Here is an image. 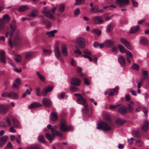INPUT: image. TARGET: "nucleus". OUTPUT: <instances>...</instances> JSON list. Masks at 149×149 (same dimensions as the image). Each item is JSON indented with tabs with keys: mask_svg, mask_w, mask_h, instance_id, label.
<instances>
[{
	"mask_svg": "<svg viewBox=\"0 0 149 149\" xmlns=\"http://www.w3.org/2000/svg\"><path fill=\"white\" fill-rule=\"evenodd\" d=\"M8 111V107L2 104H0V113L5 114Z\"/></svg>",
	"mask_w": 149,
	"mask_h": 149,
	"instance_id": "13",
	"label": "nucleus"
},
{
	"mask_svg": "<svg viewBox=\"0 0 149 149\" xmlns=\"http://www.w3.org/2000/svg\"><path fill=\"white\" fill-rule=\"evenodd\" d=\"M74 128L71 126L67 127L66 122L64 120H62L60 124V130L62 132H66L68 130H72Z\"/></svg>",
	"mask_w": 149,
	"mask_h": 149,
	"instance_id": "4",
	"label": "nucleus"
},
{
	"mask_svg": "<svg viewBox=\"0 0 149 149\" xmlns=\"http://www.w3.org/2000/svg\"><path fill=\"white\" fill-rule=\"evenodd\" d=\"M43 50L44 52L45 53L48 55H50L52 53V52H51V51L50 50H48V49H43Z\"/></svg>",
	"mask_w": 149,
	"mask_h": 149,
	"instance_id": "55",
	"label": "nucleus"
},
{
	"mask_svg": "<svg viewBox=\"0 0 149 149\" xmlns=\"http://www.w3.org/2000/svg\"><path fill=\"white\" fill-rule=\"evenodd\" d=\"M36 91L37 92L36 95L37 96H40L41 95V94L40 93V89L39 88H37Z\"/></svg>",
	"mask_w": 149,
	"mask_h": 149,
	"instance_id": "54",
	"label": "nucleus"
},
{
	"mask_svg": "<svg viewBox=\"0 0 149 149\" xmlns=\"http://www.w3.org/2000/svg\"><path fill=\"white\" fill-rule=\"evenodd\" d=\"M10 27L11 29L10 32L9 34L10 36L12 37L14 33L15 32V36L14 39L15 40H19L20 38V36L19 35V30H16L17 25L15 24V21L14 20H12L10 24Z\"/></svg>",
	"mask_w": 149,
	"mask_h": 149,
	"instance_id": "1",
	"label": "nucleus"
},
{
	"mask_svg": "<svg viewBox=\"0 0 149 149\" xmlns=\"http://www.w3.org/2000/svg\"><path fill=\"white\" fill-rule=\"evenodd\" d=\"M132 68L136 70H138L139 68V65L136 63L134 64L132 66Z\"/></svg>",
	"mask_w": 149,
	"mask_h": 149,
	"instance_id": "50",
	"label": "nucleus"
},
{
	"mask_svg": "<svg viewBox=\"0 0 149 149\" xmlns=\"http://www.w3.org/2000/svg\"><path fill=\"white\" fill-rule=\"evenodd\" d=\"M70 90L72 91L76 92L77 91V88L75 86H71L70 87Z\"/></svg>",
	"mask_w": 149,
	"mask_h": 149,
	"instance_id": "57",
	"label": "nucleus"
},
{
	"mask_svg": "<svg viewBox=\"0 0 149 149\" xmlns=\"http://www.w3.org/2000/svg\"><path fill=\"white\" fill-rule=\"evenodd\" d=\"M116 4L118 6H121L128 4L129 3V0H116Z\"/></svg>",
	"mask_w": 149,
	"mask_h": 149,
	"instance_id": "12",
	"label": "nucleus"
},
{
	"mask_svg": "<svg viewBox=\"0 0 149 149\" xmlns=\"http://www.w3.org/2000/svg\"><path fill=\"white\" fill-rule=\"evenodd\" d=\"M1 96L2 97H5L9 98V93L6 92H3L1 94Z\"/></svg>",
	"mask_w": 149,
	"mask_h": 149,
	"instance_id": "52",
	"label": "nucleus"
},
{
	"mask_svg": "<svg viewBox=\"0 0 149 149\" xmlns=\"http://www.w3.org/2000/svg\"><path fill=\"white\" fill-rule=\"evenodd\" d=\"M120 40L121 42L124 45L127 49L129 50H132V47L130 42L126 39L122 38L120 39Z\"/></svg>",
	"mask_w": 149,
	"mask_h": 149,
	"instance_id": "10",
	"label": "nucleus"
},
{
	"mask_svg": "<svg viewBox=\"0 0 149 149\" xmlns=\"http://www.w3.org/2000/svg\"><path fill=\"white\" fill-rule=\"evenodd\" d=\"M50 118L53 121H55L58 120L57 113L53 112L50 115Z\"/></svg>",
	"mask_w": 149,
	"mask_h": 149,
	"instance_id": "21",
	"label": "nucleus"
},
{
	"mask_svg": "<svg viewBox=\"0 0 149 149\" xmlns=\"http://www.w3.org/2000/svg\"><path fill=\"white\" fill-rule=\"evenodd\" d=\"M74 42L80 48H84L86 45L85 40L82 37L79 36L77 37L74 41Z\"/></svg>",
	"mask_w": 149,
	"mask_h": 149,
	"instance_id": "3",
	"label": "nucleus"
},
{
	"mask_svg": "<svg viewBox=\"0 0 149 149\" xmlns=\"http://www.w3.org/2000/svg\"><path fill=\"white\" fill-rule=\"evenodd\" d=\"M42 24H43L45 25L47 28L50 27L51 25L50 22L44 20H43Z\"/></svg>",
	"mask_w": 149,
	"mask_h": 149,
	"instance_id": "33",
	"label": "nucleus"
},
{
	"mask_svg": "<svg viewBox=\"0 0 149 149\" xmlns=\"http://www.w3.org/2000/svg\"><path fill=\"white\" fill-rule=\"evenodd\" d=\"M58 43L57 42H55V45L54 47V54L55 56L57 58H59L61 55L59 48L58 46Z\"/></svg>",
	"mask_w": 149,
	"mask_h": 149,
	"instance_id": "8",
	"label": "nucleus"
},
{
	"mask_svg": "<svg viewBox=\"0 0 149 149\" xmlns=\"http://www.w3.org/2000/svg\"><path fill=\"white\" fill-rule=\"evenodd\" d=\"M85 2V0H76L75 3L76 5H80L83 4Z\"/></svg>",
	"mask_w": 149,
	"mask_h": 149,
	"instance_id": "44",
	"label": "nucleus"
},
{
	"mask_svg": "<svg viewBox=\"0 0 149 149\" xmlns=\"http://www.w3.org/2000/svg\"><path fill=\"white\" fill-rule=\"evenodd\" d=\"M0 61L5 64L6 63V58L4 56V52L3 51L0 52Z\"/></svg>",
	"mask_w": 149,
	"mask_h": 149,
	"instance_id": "19",
	"label": "nucleus"
},
{
	"mask_svg": "<svg viewBox=\"0 0 149 149\" xmlns=\"http://www.w3.org/2000/svg\"><path fill=\"white\" fill-rule=\"evenodd\" d=\"M146 42V40L145 38H142L140 40V43L142 45H144Z\"/></svg>",
	"mask_w": 149,
	"mask_h": 149,
	"instance_id": "48",
	"label": "nucleus"
},
{
	"mask_svg": "<svg viewBox=\"0 0 149 149\" xmlns=\"http://www.w3.org/2000/svg\"><path fill=\"white\" fill-rule=\"evenodd\" d=\"M30 93H31L28 90H27L25 92V93H23L22 94V97L23 98L24 97L26 96V95H29L30 94Z\"/></svg>",
	"mask_w": 149,
	"mask_h": 149,
	"instance_id": "53",
	"label": "nucleus"
},
{
	"mask_svg": "<svg viewBox=\"0 0 149 149\" xmlns=\"http://www.w3.org/2000/svg\"><path fill=\"white\" fill-rule=\"evenodd\" d=\"M6 122L8 126H10L11 125V122L9 119L7 118Z\"/></svg>",
	"mask_w": 149,
	"mask_h": 149,
	"instance_id": "62",
	"label": "nucleus"
},
{
	"mask_svg": "<svg viewBox=\"0 0 149 149\" xmlns=\"http://www.w3.org/2000/svg\"><path fill=\"white\" fill-rule=\"evenodd\" d=\"M58 32V31L56 30H54L51 31L47 32L45 33V35L47 36L49 38H53L54 36V34Z\"/></svg>",
	"mask_w": 149,
	"mask_h": 149,
	"instance_id": "16",
	"label": "nucleus"
},
{
	"mask_svg": "<svg viewBox=\"0 0 149 149\" xmlns=\"http://www.w3.org/2000/svg\"><path fill=\"white\" fill-rule=\"evenodd\" d=\"M2 19L5 23L9 22L10 19V17L8 15L6 14L3 16V18Z\"/></svg>",
	"mask_w": 149,
	"mask_h": 149,
	"instance_id": "28",
	"label": "nucleus"
},
{
	"mask_svg": "<svg viewBox=\"0 0 149 149\" xmlns=\"http://www.w3.org/2000/svg\"><path fill=\"white\" fill-rule=\"evenodd\" d=\"M61 52L63 55L64 56H67L68 54L67 45L65 44H63L61 45Z\"/></svg>",
	"mask_w": 149,
	"mask_h": 149,
	"instance_id": "11",
	"label": "nucleus"
},
{
	"mask_svg": "<svg viewBox=\"0 0 149 149\" xmlns=\"http://www.w3.org/2000/svg\"><path fill=\"white\" fill-rule=\"evenodd\" d=\"M8 137L7 136H4L0 139V145L1 146H4L6 143Z\"/></svg>",
	"mask_w": 149,
	"mask_h": 149,
	"instance_id": "18",
	"label": "nucleus"
},
{
	"mask_svg": "<svg viewBox=\"0 0 149 149\" xmlns=\"http://www.w3.org/2000/svg\"><path fill=\"white\" fill-rule=\"evenodd\" d=\"M139 26H136L131 27L130 31V33H135L139 31Z\"/></svg>",
	"mask_w": 149,
	"mask_h": 149,
	"instance_id": "23",
	"label": "nucleus"
},
{
	"mask_svg": "<svg viewBox=\"0 0 149 149\" xmlns=\"http://www.w3.org/2000/svg\"><path fill=\"white\" fill-rule=\"evenodd\" d=\"M12 121L15 127H17L18 126L17 125H18L19 123V122L16 118L13 119Z\"/></svg>",
	"mask_w": 149,
	"mask_h": 149,
	"instance_id": "42",
	"label": "nucleus"
},
{
	"mask_svg": "<svg viewBox=\"0 0 149 149\" xmlns=\"http://www.w3.org/2000/svg\"><path fill=\"white\" fill-rule=\"evenodd\" d=\"M94 23L96 24L100 25L104 22V20L100 16H95L94 17L93 20Z\"/></svg>",
	"mask_w": 149,
	"mask_h": 149,
	"instance_id": "9",
	"label": "nucleus"
},
{
	"mask_svg": "<svg viewBox=\"0 0 149 149\" xmlns=\"http://www.w3.org/2000/svg\"><path fill=\"white\" fill-rule=\"evenodd\" d=\"M36 73L39 79L42 82H44L45 80V77L42 74H41L38 72H37Z\"/></svg>",
	"mask_w": 149,
	"mask_h": 149,
	"instance_id": "36",
	"label": "nucleus"
},
{
	"mask_svg": "<svg viewBox=\"0 0 149 149\" xmlns=\"http://www.w3.org/2000/svg\"><path fill=\"white\" fill-rule=\"evenodd\" d=\"M98 9V6H95L93 7H91V11H93L94 12L96 13L100 11L96 10H97Z\"/></svg>",
	"mask_w": 149,
	"mask_h": 149,
	"instance_id": "51",
	"label": "nucleus"
},
{
	"mask_svg": "<svg viewBox=\"0 0 149 149\" xmlns=\"http://www.w3.org/2000/svg\"><path fill=\"white\" fill-rule=\"evenodd\" d=\"M81 81L77 78H73L71 80V84L76 86H79L80 83Z\"/></svg>",
	"mask_w": 149,
	"mask_h": 149,
	"instance_id": "15",
	"label": "nucleus"
},
{
	"mask_svg": "<svg viewBox=\"0 0 149 149\" xmlns=\"http://www.w3.org/2000/svg\"><path fill=\"white\" fill-rule=\"evenodd\" d=\"M118 46L120 51L122 53H125L127 50V49L125 48L123 46L121 45H118Z\"/></svg>",
	"mask_w": 149,
	"mask_h": 149,
	"instance_id": "31",
	"label": "nucleus"
},
{
	"mask_svg": "<svg viewBox=\"0 0 149 149\" xmlns=\"http://www.w3.org/2000/svg\"><path fill=\"white\" fill-rule=\"evenodd\" d=\"M45 136L47 139L50 141L53 140L55 137V135L54 134H51L47 133L45 134Z\"/></svg>",
	"mask_w": 149,
	"mask_h": 149,
	"instance_id": "27",
	"label": "nucleus"
},
{
	"mask_svg": "<svg viewBox=\"0 0 149 149\" xmlns=\"http://www.w3.org/2000/svg\"><path fill=\"white\" fill-rule=\"evenodd\" d=\"M127 109L130 112L132 111L133 109V108L132 106L130 104H128V105Z\"/></svg>",
	"mask_w": 149,
	"mask_h": 149,
	"instance_id": "56",
	"label": "nucleus"
},
{
	"mask_svg": "<svg viewBox=\"0 0 149 149\" xmlns=\"http://www.w3.org/2000/svg\"><path fill=\"white\" fill-rule=\"evenodd\" d=\"M27 149H41V148L39 146H29Z\"/></svg>",
	"mask_w": 149,
	"mask_h": 149,
	"instance_id": "49",
	"label": "nucleus"
},
{
	"mask_svg": "<svg viewBox=\"0 0 149 149\" xmlns=\"http://www.w3.org/2000/svg\"><path fill=\"white\" fill-rule=\"evenodd\" d=\"M53 88V86H49L47 87L45 89H43L42 91V95L45 96L48 92H50L51 91Z\"/></svg>",
	"mask_w": 149,
	"mask_h": 149,
	"instance_id": "17",
	"label": "nucleus"
},
{
	"mask_svg": "<svg viewBox=\"0 0 149 149\" xmlns=\"http://www.w3.org/2000/svg\"><path fill=\"white\" fill-rule=\"evenodd\" d=\"M83 52L86 54L91 55V52L87 49H85L83 50Z\"/></svg>",
	"mask_w": 149,
	"mask_h": 149,
	"instance_id": "58",
	"label": "nucleus"
},
{
	"mask_svg": "<svg viewBox=\"0 0 149 149\" xmlns=\"http://www.w3.org/2000/svg\"><path fill=\"white\" fill-rule=\"evenodd\" d=\"M131 1L134 6L136 7L138 6V3L137 2L134 0H131Z\"/></svg>",
	"mask_w": 149,
	"mask_h": 149,
	"instance_id": "59",
	"label": "nucleus"
},
{
	"mask_svg": "<svg viewBox=\"0 0 149 149\" xmlns=\"http://www.w3.org/2000/svg\"><path fill=\"white\" fill-rule=\"evenodd\" d=\"M96 128L98 130L102 129L104 131H108L111 129L110 126L107 124L103 122L98 124Z\"/></svg>",
	"mask_w": 149,
	"mask_h": 149,
	"instance_id": "5",
	"label": "nucleus"
},
{
	"mask_svg": "<svg viewBox=\"0 0 149 149\" xmlns=\"http://www.w3.org/2000/svg\"><path fill=\"white\" fill-rule=\"evenodd\" d=\"M37 14V11L36 10L33 12H32L29 15V17L34 18V17Z\"/></svg>",
	"mask_w": 149,
	"mask_h": 149,
	"instance_id": "40",
	"label": "nucleus"
},
{
	"mask_svg": "<svg viewBox=\"0 0 149 149\" xmlns=\"http://www.w3.org/2000/svg\"><path fill=\"white\" fill-rule=\"evenodd\" d=\"M38 140L40 142L45 143V141L44 140V136L42 135H40L38 137Z\"/></svg>",
	"mask_w": 149,
	"mask_h": 149,
	"instance_id": "39",
	"label": "nucleus"
},
{
	"mask_svg": "<svg viewBox=\"0 0 149 149\" xmlns=\"http://www.w3.org/2000/svg\"><path fill=\"white\" fill-rule=\"evenodd\" d=\"M42 13L45 16L50 19H52L54 17V16L49 10L48 7H47L44 8L42 11Z\"/></svg>",
	"mask_w": 149,
	"mask_h": 149,
	"instance_id": "6",
	"label": "nucleus"
},
{
	"mask_svg": "<svg viewBox=\"0 0 149 149\" xmlns=\"http://www.w3.org/2000/svg\"><path fill=\"white\" fill-rule=\"evenodd\" d=\"M29 8L28 6L27 5L23 6H21L19 8V11L20 12L24 11Z\"/></svg>",
	"mask_w": 149,
	"mask_h": 149,
	"instance_id": "32",
	"label": "nucleus"
},
{
	"mask_svg": "<svg viewBox=\"0 0 149 149\" xmlns=\"http://www.w3.org/2000/svg\"><path fill=\"white\" fill-rule=\"evenodd\" d=\"M136 145L139 147H140L143 146V142L141 140H137L135 141Z\"/></svg>",
	"mask_w": 149,
	"mask_h": 149,
	"instance_id": "37",
	"label": "nucleus"
},
{
	"mask_svg": "<svg viewBox=\"0 0 149 149\" xmlns=\"http://www.w3.org/2000/svg\"><path fill=\"white\" fill-rule=\"evenodd\" d=\"M16 61L17 62H19L21 60V57L20 56L16 55L15 58Z\"/></svg>",
	"mask_w": 149,
	"mask_h": 149,
	"instance_id": "43",
	"label": "nucleus"
},
{
	"mask_svg": "<svg viewBox=\"0 0 149 149\" xmlns=\"http://www.w3.org/2000/svg\"><path fill=\"white\" fill-rule=\"evenodd\" d=\"M74 53L77 54L78 55H80L81 54V51L78 49H77L76 50L74 51Z\"/></svg>",
	"mask_w": 149,
	"mask_h": 149,
	"instance_id": "60",
	"label": "nucleus"
},
{
	"mask_svg": "<svg viewBox=\"0 0 149 149\" xmlns=\"http://www.w3.org/2000/svg\"><path fill=\"white\" fill-rule=\"evenodd\" d=\"M55 134L56 135L59 136L60 137L62 136V134L61 133H60L58 131H55Z\"/></svg>",
	"mask_w": 149,
	"mask_h": 149,
	"instance_id": "64",
	"label": "nucleus"
},
{
	"mask_svg": "<svg viewBox=\"0 0 149 149\" xmlns=\"http://www.w3.org/2000/svg\"><path fill=\"white\" fill-rule=\"evenodd\" d=\"M20 83L19 79H17L13 83V86L15 88H17L19 87Z\"/></svg>",
	"mask_w": 149,
	"mask_h": 149,
	"instance_id": "29",
	"label": "nucleus"
},
{
	"mask_svg": "<svg viewBox=\"0 0 149 149\" xmlns=\"http://www.w3.org/2000/svg\"><path fill=\"white\" fill-rule=\"evenodd\" d=\"M142 76L144 79L147 78L148 77V71L146 70H142Z\"/></svg>",
	"mask_w": 149,
	"mask_h": 149,
	"instance_id": "45",
	"label": "nucleus"
},
{
	"mask_svg": "<svg viewBox=\"0 0 149 149\" xmlns=\"http://www.w3.org/2000/svg\"><path fill=\"white\" fill-rule=\"evenodd\" d=\"M118 111L121 114H124L127 112L126 108L125 106H123L119 107Z\"/></svg>",
	"mask_w": 149,
	"mask_h": 149,
	"instance_id": "24",
	"label": "nucleus"
},
{
	"mask_svg": "<svg viewBox=\"0 0 149 149\" xmlns=\"http://www.w3.org/2000/svg\"><path fill=\"white\" fill-rule=\"evenodd\" d=\"M125 53L126 54L128 58H132V54L130 52L127 50Z\"/></svg>",
	"mask_w": 149,
	"mask_h": 149,
	"instance_id": "46",
	"label": "nucleus"
},
{
	"mask_svg": "<svg viewBox=\"0 0 149 149\" xmlns=\"http://www.w3.org/2000/svg\"><path fill=\"white\" fill-rule=\"evenodd\" d=\"M133 135L136 137H139V131H133L132 132Z\"/></svg>",
	"mask_w": 149,
	"mask_h": 149,
	"instance_id": "47",
	"label": "nucleus"
},
{
	"mask_svg": "<svg viewBox=\"0 0 149 149\" xmlns=\"http://www.w3.org/2000/svg\"><path fill=\"white\" fill-rule=\"evenodd\" d=\"M142 111L145 114H146L148 112V109L146 107H144L143 108Z\"/></svg>",
	"mask_w": 149,
	"mask_h": 149,
	"instance_id": "63",
	"label": "nucleus"
},
{
	"mask_svg": "<svg viewBox=\"0 0 149 149\" xmlns=\"http://www.w3.org/2000/svg\"><path fill=\"white\" fill-rule=\"evenodd\" d=\"M65 6L64 4L60 5L58 7V10L61 12H63L65 10Z\"/></svg>",
	"mask_w": 149,
	"mask_h": 149,
	"instance_id": "35",
	"label": "nucleus"
},
{
	"mask_svg": "<svg viewBox=\"0 0 149 149\" xmlns=\"http://www.w3.org/2000/svg\"><path fill=\"white\" fill-rule=\"evenodd\" d=\"M35 55V53L34 52H27L24 54V58L26 60H29L33 58Z\"/></svg>",
	"mask_w": 149,
	"mask_h": 149,
	"instance_id": "7",
	"label": "nucleus"
},
{
	"mask_svg": "<svg viewBox=\"0 0 149 149\" xmlns=\"http://www.w3.org/2000/svg\"><path fill=\"white\" fill-rule=\"evenodd\" d=\"M9 98L13 99H17L18 97L17 94L13 91L9 93Z\"/></svg>",
	"mask_w": 149,
	"mask_h": 149,
	"instance_id": "26",
	"label": "nucleus"
},
{
	"mask_svg": "<svg viewBox=\"0 0 149 149\" xmlns=\"http://www.w3.org/2000/svg\"><path fill=\"white\" fill-rule=\"evenodd\" d=\"M5 24L2 19H0V30H2L4 28Z\"/></svg>",
	"mask_w": 149,
	"mask_h": 149,
	"instance_id": "41",
	"label": "nucleus"
},
{
	"mask_svg": "<svg viewBox=\"0 0 149 149\" xmlns=\"http://www.w3.org/2000/svg\"><path fill=\"white\" fill-rule=\"evenodd\" d=\"M42 102L43 105L47 107H49L51 105V102L50 100L48 98H44L42 100Z\"/></svg>",
	"mask_w": 149,
	"mask_h": 149,
	"instance_id": "14",
	"label": "nucleus"
},
{
	"mask_svg": "<svg viewBox=\"0 0 149 149\" xmlns=\"http://www.w3.org/2000/svg\"><path fill=\"white\" fill-rule=\"evenodd\" d=\"M114 43V42L113 40H109L105 42L104 45L106 47H109L113 45Z\"/></svg>",
	"mask_w": 149,
	"mask_h": 149,
	"instance_id": "22",
	"label": "nucleus"
},
{
	"mask_svg": "<svg viewBox=\"0 0 149 149\" xmlns=\"http://www.w3.org/2000/svg\"><path fill=\"white\" fill-rule=\"evenodd\" d=\"M118 61L121 66H124L125 63V59L122 56H120L118 57Z\"/></svg>",
	"mask_w": 149,
	"mask_h": 149,
	"instance_id": "25",
	"label": "nucleus"
},
{
	"mask_svg": "<svg viewBox=\"0 0 149 149\" xmlns=\"http://www.w3.org/2000/svg\"><path fill=\"white\" fill-rule=\"evenodd\" d=\"M92 32L99 36L101 34V31L96 29H93Z\"/></svg>",
	"mask_w": 149,
	"mask_h": 149,
	"instance_id": "38",
	"label": "nucleus"
},
{
	"mask_svg": "<svg viewBox=\"0 0 149 149\" xmlns=\"http://www.w3.org/2000/svg\"><path fill=\"white\" fill-rule=\"evenodd\" d=\"M80 12L79 9L77 8H76L74 10V14L75 15H78Z\"/></svg>",
	"mask_w": 149,
	"mask_h": 149,
	"instance_id": "61",
	"label": "nucleus"
},
{
	"mask_svg": "<svg viewBox=\"0 0 149 149\" xmlns=\"http://www.w3.org/2000/svg\"><path fill=\"white\" fill-rule=\"evenodd\" d=\"M40 106V104L37 103H34L32 104H30L29 106V107L30 109L33 108H36Z\"/></svg>",
	"mask_w": 149,
	"mask_h": 149,
	"instance_id": "34",
	"label": "nucleus"
},
{
	"mask_svg": "<svg viewBox=\"0 0 149 149\" xmlns=\"http://www.w3.org/2000/svg\"><path fill=\"white\" fill-rule=\"evenodd\" d=\"M149 123L148 121L146 120L144 122L143 125L142 127V130L144 132L148 131V129Z\"/></svg>",
	"mask_w": 149,
	"mask_h": 149,
	"instance_id": "20",
	"label": "nucleus"
},
{
	"mask_svg": "<svg viewBox=\"0 0 149 149\" xmlns=\"http://www.w3.org/2000/svg\"><path fill=\"white\" fill-rule=\"evenodd\" d=\"M77 102L78 104L84 105V109H82V111L85 114L87 113L88 110V104L82 96H80V97H78Z\"/></svg>",
	"mask_w": 149,
	"mask_h": 149,
	"instance_id": "2",
	"label": "nucleus"
},
{
	"mask_svg": "<svg viewBox=\"0 0 149 149\" xmlns=\"http://www.w3.org/2000/svg\"><path fill=\"white\" fill-rule=\"evenodd\" d=\"M125 122L124 120L121 118H118L116 120V123L118 125H121L124 124Z\"/></svg>",
	"mask_w": 149,
	"mask_h": 149,
	"instance_id": "30",
	"label": "nucleus"
}]
</instances>
